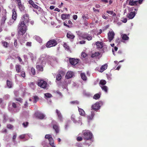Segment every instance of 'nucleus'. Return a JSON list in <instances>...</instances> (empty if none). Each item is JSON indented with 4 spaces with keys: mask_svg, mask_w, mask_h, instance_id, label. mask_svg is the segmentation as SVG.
Listing matches in <instances>:
<instances>
[{
    "mask_svg": "<svg viewBox=\"0 0 147 147\" xmlns=\"http://www.w3.org/2000/svg\"><path fill=\"white\" fill-rule=\"evenodd\" d=\"M28 16V15L27 14L23 16L18 26V31L19 35H22L26 32L27 30V24L29 21Z\"/></svg>",
    "mask_w": 147,
    "mask_h": 147,
    "instance_id": "obj_1",
    "label": "nucleus"
},
{
    "mask_svg": "<svg viewBox=\"0 0 147 147\" xmlns=\"http://www.w3.org/2000/svg\"><path fill=\"white\" fill-rule=\"evenodd\" d=\"M84 138L85 140H88L92 138V134L89 130H85L83 131Z\"/></svg>",
    "mask_w": 147,
    "mask_h": 147,
    "instance_id": "obj_2",
    "label": "nucleus"
},
{
    "mask_svg": "<svg viewBox=\"0 0 147 147\" xmlns=\"http://www.w3.org/2000/svg\"><path fill=\"white\" fill-rule=\"evenodd\" d=\"M57 44V42L54 39L51 40L47 42L46 45V46L48 48H50L55 46Z\"/></svg>",
    "mask_w": 147,
    "mask_h": 147,
    "instance_id": "obj_3",
    "label": "nucleus"
},
{
    "mask_svg": "<svg viewBox=\"0 0 147 147\" xmlns=\"http://www.w3.org/2000/svg\"><path fill=\"white\" fill-rule=\"evenodd\" d=\"M38 85L42 88H46L47 86V82L43 80H40L38 82Z\"/></svg>",
    "mask_w": 147,
    "mask_h": 147,
    "instance_id": "obj_4",
    "label": "nucleus"
},
{
    "mask_svg": "<svg viewBox=\"0 0 147 147\" xmlns=\"http://www.w3.org/2000/svg\"><path fill=\"white\" fill-rule=\"evenodd\" d=\"M28 3L34 8L37 9L38 11H41L42 10L41 8L38 6V5L35 4L34 2L32 0L28 1Z\"/></svg>",
    "mask_w": 147,
    "mask_h": 147,
    "instance_id": "obj_5",
    "label": "nucleus"
},
{
    "mask_svg": "<svg viewBox=\"0 0 147 147\" xmlns=\"http://www.w3.org/2000/svg\"><path fill=\"white\" fill-rule=\"evenodd\" d=\"M49 57L46 54H42L40 58V61L42 63H43L44 62H46L48 60Z\"/></svg>",
    "mask_w": 147,
    "mask_h": 147,
    "instance_id": "obj_6",
    "label": "nucleus"
},
{
    "mask_svg": "<svg viewBox=\"0 0 147 147\" xmlns=\"http://www.w3.org/2000/svg\"><path fill=\"white\" fill-rule=\"evenodd\" d=\"M115 34L113 31H109L108 33V39L109 42H111L114 38Z\"/></svg>",
    "mask_w": 147,
    "mask_h": 147,
    "instance_id": "obj_7",
    "label": "nucleus"
},
{
    "mask_svg": "<svg viewBox=\"0 0 147 147\" xmlns=\"http://www.w3.org/2000/svg\"><path fill=\"white\" fill-rule=\"evenodd\" d=\"M100 107V104L98 102H96V103L93 105L92 106V109L95 111L99 109Z\"/></svg>",
    "mask_w": 147,
    "mask_h": 147,
    "instance_id": "obj_8",
    "label": "nucleus"
},
{
    "mask_svg": "<svg viewBox=\"0 0 147 147\" xmlns=\"http://www.w3.org/2000/svg\"><path fill=\"white\" fill-rule=\"evenodd\" d=\"M35 116L36 118L40 119H43L45 117V115L43 113L39 112L36 113Z\"/></svg>",
    "mask_w": 147,
    "mask_h": 147,
    "instance_id": "obj_9",
    "label": "nucleus"
},
{
    "mask_svg": "<svg viewBox=\"0 0 147 147\" xmlns=\"http://www.w3.org/2000/svg\"><path fill=\"white\" fill-rule=\"evenodd\" d=\"M56 113L58 116V118L60 121H63V118L62 115L60 112L57 109L56 110Z\"/></svg>",
    "mask_w": 147,
    "mask_h": 147,
    "instance_id": "obj_10",
    "label": "nucleus"
},
{
    "mask_svg": "<svg viewBox=\"0 0 147 147\" xmlns=\"http://www.w3.org/2000/svg\"><path fill=\"white\" fill-rule=\"evenodd\" d=\"M70 63L72 65H75L77 64L78 62V60L77 59L74 58H70L69 59Z\"/></svg>",
    "mask_w": 147,
    "mask_h": 147,
    "instance_id": "obj_11",
    "label": "nucleus"
},
{
    "mask_svg": "<svg viewBox=\"0 0 147 147\" xmlns=\"http://www.w3.org/2000/svg\"><path fill=\"white\" fill-rule=\"evenodd\" d=\"M135 15V13L134 11L128 13L127 16L129 19H132L134 17Z\"/></svg>",
    "mask_w": 147,
    "mask_h": 147,
    "instance_id": "obj_12",
    "label": "nucleus"
},
{
    "mask_svg": "<svg viewBox=\"0 0 147 147\" xmlns=\"http://www.w3.org/2000/svg\"><path fill=\"white\" fill-rule=\"evenodd\" d=\"M138 1H134V0H130L129 4V5L134 6L138 5Z\"/></svg>",
    "mask_w": 147,
    "mask_h": 147,
    "instance_id": "obj_13",
    "label": "nucleus"
},
{
    "mask_svg": "<svg viewBox=\"0 0 147 147\" xmlns=\"http://www.w3.org/2000/svg\"><path fill=\"white\" fill-rule=\"evenodd\" d=\"M84 38L85 39H86L88 40H90L92 39V37L89 34H84L83 36Z\"/></svg>",
    "mask_w": 147,
    "mask_h": 147,
    "instance_id": "obj_14",
    "label": "nucleus"
},
{
    "mask_svg": "<svg viewBox=\"0 0 147 147\" xmlns=\"http://www.w3.org/2000/svg\"><path fill=\"white\" fill-rule=\"evenodd\" d=\"M73 73L71 71L68 72L66 74L65 77L67 79H69L72 77L73 75Z\"/></svg>",
    "mask_w": 147,
    "mask_h": 147,
    "instance_id": "obj_15",
    "label": "nucleus"
},
{
    "mask_svg": "<svg viewBox=\"0 0 147 147\" xmlns=\"http://www.w3.org/2000/svg\"><path fill=\"white\" fill-rule=\"evenodd\" d=\"M36 68L37 69L40 71H43V67L41 65H40L39 63H37L36 64Z\"/></svg>",
    "mask_w": 147,
    "mask_h": 147,
    "instance_id": "obj_16",
    "label": "nucleus"
},
{
    "mask_svg": "<svg viewBox=\"0 0 147 147\" xmlns=\"http://www.w3.org/2000/svg\"><path fill=\"white\" fill-rule=\"evenodd\" d=\"M70 15L69 14H63L61 15V18L62 20H65L68 19L69 18Z\"/></svg>",
    "mask_w": 147,
    "mask_h": 147,
    "instance_id": "obj_17",
    "label": "nucleus"
},
{
    "mask_svg": "<svg viewBox=\"0 0 147 147\" xmlns=\"http://www.w3.org/2000/svg\"><path fill=\"white\" fill-rule=\"evenodd\" d=\"M67 36L68 38L71 39H74L75 37V36L70 32L67 33Z\"/></svg>",
    "mask_w": 147,
    "mask_h": 147,
    "instance_id": "obj_18",
    "label": "nucleus"
},
{
    "mask_svg": "<svg viewBox=\"0 0 147 147\" xmlns=\"http://www.w3.org/2000/svg\"><path fill=\"white\" fill-rule=\"evenodd\" d=\"M107 65L106 64L102 65L100 68V72H103V71L107 69Z\"/></svg>",
    "mask_w": 147,
    "mask_h": 147,
    "instance_id": "obj_19",
    "label": "nucleus"
},
{
    "mask_svg": "<svg viewBox=\"0 0 147 147\" xmlns=\"http://www.w3.org/2000/svg\"><path fill=\"white\" fill-rule=\"evenodd\" d=\"M13 14L12 15V18L14 20V21L15 20L17 17V13L15 11L14 9H13Z\"/></svg>",
    "mask_w": 147,
    "mask_h": 147,
    "instance_id": "obj_20",
    "label": "nucleus"
},
{
    "mask_svg": "<svg viewBox=\"0 0 147 147\" xmlns=\"http://www.w3.org/2000/svg\"><path fill=\"white\" fill-rule=\"evenodd\" d=\"M96 45L98 48L101 49L103 47L102 44V42L97 41L96 42Z\"/></svg>",
    "mask_w": 147,
    "mask_h": 147,
    "instance_id": "obj_21",
    "label": "nucleus"
},
{
    "mask_svg": "<svg viewBox=\"0 0 147 147\" xmlns=\"http://www.w3.org/2000/svg\"><path fill=\"white\" fill-rule=\"evenodd\" d=\"M15 68L17 72L19 73L21 71V66L20 65H16L15 66Z\"/></svg>",
    "mask_w": 147,
    "mask_h": 147,
    "instance_id": "obj_22",
    "label": "nucleus"
},
{
    "mask_svg": "<svg viewBox=\"0 0 147 147\" xmlns=\"http://www.w3.org/2000/svg\"><path fill=\"white\" fill-rule=\"evenodd\" d=\"M53 128L55 131L56 133H57L59 132V128L58 126L56 124H54L53 125Z\"/></svg>",
    "mask_w": 147,
    "mask_h": 147,
    "instance_id": "obj_23",
    "label": "nucleus"
},
{
    "mask_svg": "<svg viewBox=\"0 0 147 147\" xmlns=\"http://www.w3.org/2000/svg\"><path fill=\"white\" fill-rule=\"evenodd\" d=\"M7 87L9 88H11L12 87V82L8 80H7Z\"/></svg>",
    "mask_w": 147,
    "mask_h": 147,
    "instance_id": "obj_24",
    "label": "nucleus"
},
{
    "mask_svg": "<svg viewBox=\"0 0 147 147\" xmlns=\"http://www.w3.org/2000/svg\"><path fill=\"white\" fill-rule=\"evenodd\" d=\"M19 8L21 11H22L24 10L25 9V7L23 5L21 4L18 5Z\"/></svg>",
    "mask_w": 147,
    "mask_h": 147,
    "instance_id": "obj_25",
    "label": "nucleus"
},
{
    "mask_svg": "<svg viewBox=\"0 0 147 147\" xmlns=\"http://www.w3.org/2000/svg\"><path fill=\"white\" fill-rule=\"evenodd\" d=\"M83 95L88 97H90L91 96V94L88 92H86L85 90H84L83 92Z\"/></svg>",
    "mask_w": 147,
    "mask_h": 147,
    "instance_id": "obj_26",
    "label": "nucleus"
},
{
    "mask_svg": "<svg viewBox=\"0 0 147 147\" xmlns=\"http://www.w3.org/2000/svg\"><path fill=\"white\" fill-rule=\"evenodd\" d=\"M80 76L82 79L84 80L85 81L86 80L87 77L85 73H81Z\"/></svg>",
    "mask_w": 147,
    "mask_h": 147,
    "instance_id": "obj_27",
    "label": "nucleus"
},
{
    "mask_svg": "<svg viewBox=\"0 0 147 147\" xmlns=\"http://www.w3.org/2000/svg\"><path fill=\"white\" fill-rule=\"evenodd\" d=\"M78 111L80 113V114L82 116H83L85 115V112L83 109L80 108L78 107Z\"/></svg>",
    "mask_w": 147,
    "mask_h": 147,
    "instance_id": "obj_28",
    "label": "nucleus"
},
{
    "mask_svg": "<svg viewBox=\"0 0 147 147\" xmlns=\"http://www.w3.org/2000/svg\"><path fill=\"white\" fill-rule=\"evenodd\" d=\"M34 38L39 43H40L42 42V39L39 36H35Z\"/></svg>",
    "mask_w": 147,
    "mask_h": 147,
    "instance_id": "obj_29",
    "label": "nucleus"
},
{
    "mask_svg": "<svg viewBox=\"0 0 147 147\" xmlns=\"http://www.w3.org/2000/svg\"><path fill=\"white\" fill-rule=\"evenodd\" d=\"M122 39L123 40H128L129 39V37L125 34L123 35L122 36Z\"/></svg>",
    "mask_w": 147,
    "mask_h": 147,
    "instance_id": "obj_30",
    "label": "nucleus"
},
{
    "mask_svg": "<svg viewBox=\"0 0 147 147\" xmlns=\"http://www.w3.org/2000/svg\"><path fill=\"white\" fill-rule=\"evenodd\" d=\"M6 19H7L6 14L5 13L4 15L3 16V17L2 18V20H1V22H2L1 24H4Z\"/></svg>",
    "mask_w": 147,
    "mask_h": 147,
    "instance_id": "obj_31",
    "label": "nucleus"
},
{
    "mask_svg": "<svg viewBox=\"0 0 147 147\" xmlns=\"http://www.w3.org/2000/svg\"><path fill=\"white\" fill-rule=\"evenodd\" d=\"M107 12L109 14L111 15H113V17L115 16H116V14L115 13H114L113 11H107Z\"/></svg>",
    "mask_w": 147,
    "mask_h": 147,
    "instance_id": "obj_32",
    "label": "nucleus"
},
{
    "mask_svg": "<svg viewBox=\"0 0 147 147\" xmlns=\"http://www.w3.org/2000/svg\"><path fill=\"white\" fill-rule=\"evenodd\" d=\"M102 90L104 91L105 92H107L108 88L106 86H100Z\"/></svg>",
    "mask_w": 147,
    "mask_h": 147,
    "instance_id": "obj_33",
    "label": "nucleus"
},
{
    "mask_svg": "<svg viewBox=\"0 0 147 147\" xmlns=\"http://www.w3.org/2000/svg\"><path fill=\"white\" fill-rule=\"evenodd\" d=\"M56 81H60L61 78V75L60 74H57L56 76Z\"/></svg>",
    "mask_w": 147,
    "mask_h": 147,
    "instance_id": "obj_34",
    "label": "nucleus"
},
{
    "mask_svg": "<svg viewBox=\"0 0 147 147\" xmlns=\"http://www.w3.org/2000/svg\"><path fill=\"white\" fill-rule=\"evenodd\" d=\"M49 144L51 146H54V143L53 139V138H51L49 140Z\"/></svg>",
    "mask_w": 147,
    "mask_h": 147,
    "instance_id": "obj_35",
    "label": "nucleus"
},
{
    "mask_svg": "<svg viewBox=\"0 0 147 147\" xmlns=\"http://www.w3.org/2000/svg\"><path fill=\"white\" fill-rule=\"evenodd\" d=\"M100 97V95L99 94H95L93 98L97 100L98 98H99Z\"/></svg>",
    "mask_w": 147,
    "mask_h": 147,
    "instance_id": "obj_36",
    "label": "nucleus"
},
{
    "mask_svg": "<svg viewBox=\"0 0 147 147\" xmlns=\"http://www.w3.org/2000/svg\"><path fill=\"white\" fill-rule=\"evenodd\" d=\"M7 127L8 129L12 130L13 129V126L11 124H8L7 125Z\"/></svg>",
    "mask_w": 147,
    "mask_h": 147,
    "instance_id": "obj_37",
    "label": "nucleus"
},
{
    "mask_svg": "<svg viewBox=\"0 0 147 147\" xmlns=\"http://www.w3.org/2000/svg\"><path fill=\"white\" fill-rule=\"evenodd\" d=\"M100 53L99 52H95L94 54H92L91 55V57L92 58L99 56Z\"/></svg>",
    "mask_w": 147,
    "mask_h": 147,
    "instance_id": "obj_38",
    "label": "nucleus"
},
{
    "mask_svg": "<svg viewBox=\"0 0 147 147\" xmlns=\"http://www.w3.org/2000/svg\"><path fill=\"white\" fill-rule=\"evenodd\" d=\"M71 119L74 122L76 123L77 122L75 118V116L74 115H72L71 117Z\"/></svg>",
    "mask_w": 147,
    "mask_h": 147,
    "instance_id": "obj_39",
    "label": "nucleus"
},
{
    "mask_svg": "<svg viewBox=\"0 0 147 147\" xmlns=\"http://www.w3.org/2000/svg\"><path fill=\"white\" fill-rule=\"evenodd\" d=\"M106 82L105 80H102L100 81V84L103 86L106 84Z\"/></svg>",
    "mask_w": 147,
    "mask_h": 147,
    "instance_id": "obj_40",
    "label": "nucleus"
},
{
    "mask_svg": "<svg viewBox=\"0 0 147 147\" xmlns=\"http://www.w3.org/2000/svg\"><path fill=\"white\" fill-rule=\"evenodd\" d=\"M45 138L46 139H48L49 140L51 138H52V137L51 135L50 134H47L45 135Z\"/></svg>",
    "mask_w": 147,
    "mask_h": 147,
    "instance_id": "obj_41",
    "label": "nucleus"
},
{
    "mask_svg": "<svg viewBox=\"0 0 147 147\" xmlns=\"http://www.w3.org/2000/svg\"><path fill=\"white\" fill-rule=\"evenodd\" d=\"M28 122H24L22 123V125L24 127H27L28 124Z\"/></svg>",
    "mask_w": 147,
    "mask_h": 147,
    "instance_id": "obj_42",
    "label": "nucleus"
},
{
    "mask_svg": "<svg viewBox=\"0 0 147 147\" xmlns=\"http://www.w3.org/2000/svg\"><path fill=\"white\" fill-rule=\"evenodd\" d=\"M2 44L3 45V46L5 47H7L8 44L7 42L5 41H3L2 42Z\"/></svg>",
    "mask_w": 147,
    "mask_h": 147,
    "instance_id": "obj_43",
    "label": "nucleus"
},
{
    "mask_svg": "<svg viewBox=\"0 0 147 147\" xmlns=\"http://www.w3.org/2000/svg\"><path fill=\"white\" fill-rule=\"evenodd\" d=\"M55 92L58 94L60 96L62 97V94L58 90L55 91Z\"/></svg>",
    "mask_w": 147,
    "mask_h": 147,
    "instance_id": "obj_44",
    "label": "nucleus"
},
{
    "mask_svg": "<svg viewBox=\"0 0 147 147\" xmlns=\"http://www.w3.org/2000/svg\"><path fill=\"white\" fill-rule=\"evenodd\" d=\"M31 72L33 75H34L35 74V71L33 67L31 68Z\"/></svg>",
    "mask_w": 147,
    "mask_h": 147,
    "instance_id": "obj_45",
    "label": "nucleus"
},
{
    "mask_svg": "<svg viewBox=\"0 0 147 147\" xmlns=\"http://www.w3.org/2000/svg\"><path fill=\"white\" fill-rule=\"evenodd\" d=\"M45 96L47 98H50L51 97V95L49 93H47L45 94Z\"/></svg>",
    "mask_w": 147,
    "mask_h": 147,
    "instance_id": "obj_46",
    "label": "nucleus"
},
{
    "mask_svg": "<svg viewBox=\"0 0 147 147\" xmlns=\"http://www.w3.org/2000/svg\"><path fill=\"white\" fill-rule=\"evenodd\" d=\"M121 21L123 23H126L127 21V19L126 18H122Z\"/></svg>",
    "mask_w": 147,
    "mask_h": 147,
    "instance_id": "obj_47",
    "label": "nucleus"
},
{
    "mask_svg": "<svg viewBox=\"0 0 147 147\" xmlns=\"http://www.w3.org/2000/svg\"><path fill=\"white\" fill-rule=\"evenodd\" d=\"M76 146L78 147H82V144L81 143H76Z\"/></svg>",
    "mask_w": 147,
    "mask_h": 147,
    "instance_id": "obj_48",
    "label": "nucleus"
},
{
    "mask_svg": "<svg viewBox=\"0 0 147 147\" xmlns=\"http://www.w3.org/2000/svg\"><path fill=\"white\" fill-rule=\"evenodd\" d=\"M64 47L67 50H69V46L67 45V44L66 43H65L63 44Z\"/></svg>",
    "mask_w": 147,
    "mask_h": 147,
    "instance_id": "obj_49",
    "label": "nucleus"
},
{
    "mask_svg": "<svg viewBox=\"0 0 147 147\" xmlns=\"http://www.w3.org/2000/svg\"><path fill=\"white\" fill-rule=\"evenodd\" d=\"M87 55L84 52H82L81 54V57L83 58H85Z\"/></svg>",
    "mask_w": 147,
    "mask_h": 147,
    "instance_id": "obj_50",
    "label": "nucleus"
},
{
    "mask_svg": "<svg viewBox=\"0 0 147 147\" xmlns=\"http://www.w3.org/2000/svg\"><path fill=\"white\" fill-rule=\"evenodd\" d=\"M77 140L78 141H81L82 140V138L81 136H78L76 138Z\"/></svg>",
    "mask_w": 147,
    "mask_h": 147,
    "instance_id": "obj_51",
    "label": "nucleus"
},
{
    "mask_svg": "<svg viewBox=\"0 0 147 147\" xmlns=\"http://www.w3.org/2000/svg\"><path fill=\"white\" fill-rule=\"evenodd\" d=\"M34 98L35 101H37L39 100V98L37 96H34Z\"/></svg>",
    "mask_w": 147,
    "mask_h": 147,
    "instance_id": "obj_52",
    "label": "nucleus"
},
{
    "mask_svg": "<svg viewBox=\"0 0 147 147\" xmlns=\"http://www.w3.org/2000/svg\"><path fill=\"white\" fill-rule=\"evenodd\" d=\"M25 134L21 135L19 136V138L21 139H23L25 138Z\"/></svg>",
    "mask_w": 147,
    "mask_h": 147,
    "instance_id": "obj_53",
    "label": "nucleus"
},
{
    "mask_svg": "<svg viewBox=\"0 0 147 147\" xmlns=\"http://www.w3.org/2000/svg\"><path fill=\"white\" fill-rule=\"evenodd\" d=\"M9 95H6L4 97V99L5 100H7L9 98Z\"/></svg>",
    "mask_w": 147,
    "mask_h": 147,
    "instance_id": "obj_54",
    "label": "nucleus"
},
{
    "mask_svg": "<svg viewBox=\"0 0 147 147\" xmlns=\"http://www.w3.org/2000/svg\"><path fill=\"white\" fill-rule=\"evenodd\" d=\"M21 76L23 77L24 78L25 76V72L24 71H22L21 72Z\"/></svg>",
    "mask_w": 147,
    "mask_h": 147,
    "instance_id": "obj_55",
    "label": "nucleus"
},
{
    "mask_svg": "<svg viewBox=\"0 0 147 147\" xmlns=\"http://www.w3.org/2000/svg\"><path fill=\"white\" fill-rule=\"evenodd\" d=\"M2 133H6L7 132V130L6 129H3L1 131Z\"/></svg>",
    "mask_w": 147,
    "mask_h": 147,
    "instance_id": "obj_56",
    "label": "nucleus"
},
{
    "mask_svg": "<svg viewBox=\"0 0 147 147\" xmlns=\"http://www.w3.org/2000/svg\"><path fill=\"white\" fill-rule=\"evenodd\" d=\"M17 2V3L18 4V5L20 4H21V0H15Z\"/></svg>",
    "mask_w": 147,
    "mask_h": 147,
    "instance_id": "obj_57",
    "label": "nucleus"
},
{
    "mask_svg": "<svg viewBox=\"0 0 147 147\" xmlns=\"http://www.w3.org/2000/svg\"><path fill=\"white\" fill-rule=\"evenodd\" d=\"M93 10L94 12H99V11L98 9H96L95 8L93 7Z\"/></svg>",
    "mask_w": 147,
    "mask_h": 147,
    "instance_id": "obj_58",
    "label": "nucleus"
},
{
    "mask_svg": "<svg viewBox=\"0 0 147 147\" xmlns=\"http://www.w3.org/2000/svg\"><path fill=\"white\" fill-rule=\"evenodd\" d=\"M12 106L14 108H16V105L14 102L13 103Z\"/></svg>",
    "mask_w": 147,
    "mask_h": 147,
    "instance_id": "obj_59",
    "label": "nucleus"
},
{
    "mask_svg": "<svg viewBox=\"0 0 147 147\" xmlns=\"http://www.w3.org/2000/svg\"><path fill=\"white\" fill-rule=\"evenodd\" d=\"M14 45L15 47H16L17 45V40H14Z\"/></svg>",
    "mask_w": 147,
    "mask_h": 147,
    "instance_id": "obj_60",
    "label": "nucleus"
},
{
    "mask_svg": "<svg viewBox=\"0 0 147 147\" xmlns=\"http://www.w3.org/2000/svg\"><path fill=\"white\" fill-rule=\"evenodd\" d=\"M3 119H4V121H5V122L6 121L7 119V116L6 115H4Z\"/></svg>",
    "mask_w": 147,
    "mask_h": 147,
    "instance_id": "obj_61",
    "label": "nucleus"
},
{
    "mask_svg": "<svg viewBox=\"0 0 147 147\" xmlns=\"http://www.w3.org/2000/svg\"><path fill=\"white\" fill-rule=\"evenodd\" d=\"M73 18L75 20H76L77 19V15H74L73 16Z\"/></svg>",
    "mask_w": 147,
    "mask_h": 147,
    "instance_id": "obj_62",
    "label": "nucleus"
},
{
    "mask_svg": "<svg viewBox=\"0 0 147 147\" xmlns=\"http://www.w3.org/2000/svg\"><path fill=\"white\" fill-rule=\"evenodd\" d=\"M31 42H28L26 44V45L27 46H31Z\"/></svg>",
    "mask_w": 147,
    "mask_h": 147,
    "instance_id": "obj_63",
    "label": "nucleus"
},
{
    "mask_svg": "<svg viewBox=\"0 0 147 147\" xmlns=\"http://www.w3.org/2000/svg\"><path fill=\"white\" fill-rule=\"evenodd\" d=\"M102 17L103 19H107L108 18L107 17L105 16L104 15H102Z\"/></svg>",
    "mask_w": 147,
    "mask_h": 147,
    "instance_id": "obj_64",
    "label": "nucleus"
}]
</instances>
